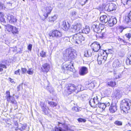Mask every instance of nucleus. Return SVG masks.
<instances>
[{
  "label": "nucleus",
  "mask_w": 131,
  "mask_h": 131,
  "mask_svg": "<svg viewBox=\"0 0 131 131\" xmlns=\"http://www.w3.org/2000/svg\"><path fill=\"white\" fill-rule=\"evenodd\" d=\"M71 42L73 43L79 45H81L82 42L85 40V38L82 35L79 33L74 35L70 37Z\"/></svg>",
  "instance_id": "20e7f679"
},
{
  "label": "nucleus",
  "mask_w": 131,
  "mask_h": 131,
  "mask_svg": "<svg viewBox=\"0 0 131 131\" xmlns=\"http://www.w3.org/2000/svg\"><path fill=\"white\" fill-rule=\"evenodd\" d=\"M60 26L61 28L64 30H67L69 27V24L68 22L63 21L61 23Z\"/></svg>",
  "instance_id": "dca6fc26"
},
{
  "label": "nucleus",
  "mask_w": 131,
  "mask_h": 131,
  "mask_svg": "<svg viewBox=\"0 0 131 131\" xmlns=\"http://www.w3.org/2000/svg\"><path fill=\"white\" fill-rule=\"evenodd\" d=\"M91 46L93 51L95 52L98 51L100 49L101 47L99 43L97 42H95L92 43Z\"/></svg>",
  "instance_id": "ddd939ff"
},
{
  "label": "nucleus",
  "mask_w": 131,
  "mask_h": 131,
  "mask_svg": "<svg viewBox=\"0 0 131 131\" xmlns=\"http://www.w3.org/2000/svg\"><path fill=\"white\" fill-rule=\"evenodd\" d=\"M8 79L10 81V82L12 83H14L15 82H14V81L13 79H12L10 78H8Z\"/></svg>",
  "instance_id": "5fc2aeb1"
},
{
  "label": "nucleus",
  "mask_w": 131,
  "mask_h": 131,
  "mask_svg": "<svg viewBox=\"0 0 131 131\" xmlns=\"http://www.w3.org/2000/svg\"><path fill=\"white\" fill-rule=\"evenodd\" d=\"M108 24L110 26H112L117 23V19L115 18H111L109 20H108Z\"/></svg>",
  "instance_id": "6ab92c4d"
},
{
  "label": "nucleus",
  "mask_w": 131,
  "mask_h": 131,
  "mask_svg": "<svg viewBox=\"0 0 131 131\" xmlns=\"http://www.w3.org/2000/svg\"><path fill=\"white\" fill-rule=\"evenodd\" d=\"M78 14V12L75 10H73L71 11L70 14V16L71 17H75Z\"/></svg>",
  "instance_id": "bb28decb"
},
{
  "label": "nucleus",
  "mask_w": 131,
  "mask_h": 131,
  "mask_svg": "<svg viewBox=\"0 0 131 131\" xmlns=\"http://www.w3.org/2000/svg\"><path fill=\"white\" fill-rule=\"evenodd\" d=\"M113 65L114 66H119L120 65V63L118 60H115L113 62Z\"/></svg>",
  "instance_id": "a18cd8bd"
},
{
  "label": "nucleus",
  "mask_w": 131,
  "mask_h": 131,
  "mask_svg": "<svg viewBox=\"0 0 131 131\" xmlns=\"http://www.w3.org/2000/svg\"><path fill=\"white\" fill-rule=\"evenodd\" d=\"M130 33H127L125 35V37L127 38L128 39H130L131 37V32H130L129 31Z\"/></svg>",
  "instance_id": "49530a36"
},
{
  "label": "nucleus",
  "mask_w": 131,
  "mask_h": 131,
  "mask_svg": "<svg viewBox=\"0 0 131 131\" xmlns=\"http://www.w3.org/2000/svg\"><path fill=\"white\" fill-rule=\"evenodd\" d=\"M114 124L118 126H121L122 125V122L118 120L114 122Z\"/></svg>",
  "instance_id": "58836bf2"
},
{
  "label": "nucleus",
  "mask_w": 131,
  "mask_h": 131,
  "mask_svg": "<svg viewBox=\"0 0 131 131\" xmlns=\"http://www.w3.org/2000/svg\"><path fill=\"white\" fill-rule=\"evenodd\" d=\"M7 20L10 23H15L17 20V19L15 17L10 15H9L7 16Z\"/></svg>",
  "instance_id": "aec40b11"
},
{
  "label": "nucleus",
  "mask_w": 131,
  "mask_h": 131,
  "mask_svg": "<svg viewBox=\"0 0 131 131\" xmlns=\"http://www.w3.org/2000/svg\"><path fill=\"white\" fill-rule=\"evenodd\" d=\"M128 1L127 0H122V3L124 5H125L127 4V2Z\"/></svg>",
  "instance_id": "3c124183"
},
{
  "label": "nucleus",
  "mask_w": 131,
  "mask_h": 131,
  "mask_svg": "<svg viewBox=\"0 0 131 131\" xmlns=\"http://www.w3.org/2000/svg\"><path fill=\"white\" fill-rule=\"evenodd\" d=\"M117 110V105L112 103L111 104L109 108L110 112L112 114L115 113Z\"/></svg>",
  "instance_id": "f3484780"
},
{
  "label": "nucleus",
  "mask_w": 131,
  "mask_h": 131,
  "mask_svg": "<svg viewBox=\"0 0 131 131\" xmlns=\"http://www.w3.org/2000/svg\"><path fill=\"white\" fill-rule=\"evenodd\" d=\"M72 110L73 111L75 112H78L80 110L79 109V108L77 106L73 107L72 108Z\"/></svg>",
  "instance_id": "79ce46f5"
},
{
  "label": "nucleus",
  "mask_w": 131,
  "mask_h": 131,
  "mask_svg": "<svg viewBox=\"0 0 131 131\" xmlns=\"http://www.w3.org/2000/svg\"><path fill=\"white\" fill-rule=\"evenodd\" d=\"M88 72L87 68L85 67H81L80 69L79 74L80 75H84L86 74Z\"/></svg>",
  "instance_id": "a211bd4d"
},
{
  "label": "nucleus",
  "mask_w": 131,
  "mask_h": 131,
  "mask_svg": "<svg viewBox=\"0 0 131 131\" xmlns=\"http://www.w3.org/2000/svg\"><path fill=\"white\" fill-rule=\"evenodd\" d=\"M82 24L79 23H77L76 25H73L72 27V28L75 32H77L79 33V31L81 30Z\"/></svg>",
  "instance_id": "4468645a"
},
{
  "label": "nucleus",
  "mask_w": 131,
  "mask_h": 131,
  "mask_svg": "<svg viewBox=\"0 0 131 131\" xmlns=\"http://www.w3.org/2000/svg\"><path fill=\"white\" fill-rule=\"evenodd\" d=\"M87 1L88 0H79V2L81 5L83 6L85 4Z\"/></svg>",
  "instance_id": "a19ab883"
},
{
  "label": "nucleus",
  "mask_w": 131,
  "mask_h": 131,
  "mask_svg": "<svg viewBox=\"0 0 131 131\" xmlns=\"http://www.w3.org/2000/svg\"><path fill=\"white\" fill-rule=\"evenodd\" d=\"M119 94L118 93H117L115 95V97L116 98H117V96L119 95Z\"/></svg>",
  "instance_id": "e2e57ef3"
},
{
  "label": "nucleus",
  "mask_w": 131,
  "mask_h": 131,
  "mask_svg": "<svg viewBox=\"0 0 131 131\" xmlns=\"http://www.w3.org/2000/svg\"><path fill=\"white\" fill-rule=\"evenodd\" d=\"M52 9V7L51 4H48L44 8V16L46 18L48 16V15L51 12Z\"/></svg>",
  "instance_id": "9d476101"
},
{
  "label": "nucleus",
  "mask_w": 131,
  "mask_h": 131,
  "mask_svg": "<svg viewBox=\"0 0 131 131\" xmlns=\"http://www.w3.org/2000/svg\"><path fill=\"white\" fill-rule=\"evenodd\" d=\"M90 29L89 26H86L85 28H84L82 30H81L80 31H79V33L87 34L90 32Z\"/></svg>",
  "instance_id": "4be33fe9"
},
{
  "label": "nucleus",
  "mask_w": 131,
  "mask_h": 131,
  "mask_svg": "<svg viewBox=\"0 0 131 131\" xmlns=\"http://www.w3.org/2000/svg\"><path fill=\"white\" fill-rule=\"evenodd\" d=\"M98 105V107L102 109L103 110H104L106 108V105L104 103H97Z\"/></svg>",
  "instance_id": "cd10ccee"
},
{
  "label": "nucleus",
  "mask_w": 131,
  "mask_h": 131,
  "mask_svg": "<svg viewBox=\"0 0 131 131\" xmlns=\"http://www.w3.org/2000/svg\"><path fill=\"white\" fill-rule=\"evenodd\" d=\"M77 86L73 84L69 83L66 84L64 87L63 93L66 95H69L78 91Z\"/></svg>",
  "instance_id": "f03ea898"
},
{
  "label": "nucleus",
  "mask_w": 131,
  "mask_h": 131,
  "mask_svg": "<svg viewBox=\"0 0 131 131\" xmlns=\"http://www.w3.org/2000/svg\"><path fill=\"white\" fill-rule=\"evenodd\" d=\"M49 66H43L42 69L43 72H47L49 71Z\"/></svg>",
  "instance_id": "2f4dec72"
},
{
  "label": "nucleus",
  "mask_w": 131,
  "mask_h": 131,
  "mask_svg": "<svg viewBox=\"0 0 131 131\" xmlns=\"http://www.w3.org/2000/svg\"><path fill=\"white\" fill-rule=\"evenodd\" d=\"M70 37V38L68 37H66L64 38V40L65 41L67 42V41H70L71 42L70 37Z\"/></svg>",
  "instance_id": "09e8293b"
},
{
  "label": "nucleus",
  "mask_w": 131,
  "mask_h": 131,
  "mask_svg": "<svg viewBox=\"0 0 131 131\" xmlns=\"http://www.w3.org/2000/svg\"><path fill=\"white\" fill-rule=\"evenodd\" d=\"M59 124H61L62 126V128L64 129H63L62 128L60 127H54V130L53 131H67L69 129V127L65 123H62L60 122H58Z\"/></svg>",
  "instance_id": "0eeeda50"
},
{
  "label": "nucleus",
  "mask_w": 131,
  "mask_h": 131,
  "mask_svg": "<svg viewBox=\"0 0 131 131\" xmlns=\"http://www.w3.org/2000/svg\"><path fill=\"white\" fill-rule=\"evenodd\" d=\"M104 58L102 56H98L97 61L98 64L99 65H101L102 63H104V62L105 61L106 59H104Z\"/></svg>",
  "instance_id": "5701e85b"
},
{
  "label": "nucleus",
  "mask_w": 131,
  "mask_h": 131,
  "mask_svg": "<svg viewBox=\"0 0 131 131\" xmlns=\"http://www.w3.org/2000/svg\"><path fill=\"white\" fill-rule=\"evenodd\" d=\"M91 28L95 32L99 33L104 29V25L98 22H95L93 24Z\"/></svg>",
  "instance_id": "39448f33"
},
{
  "label": "nucleus",
  "mask_w": 131,
  "mask_h": 131,
  "mask_svg": "<svg viewBox=\"0 0 131 131\" xmlns=\"http://www.w3.org/2000/svg\"><path fill=\"white\" fill-rule=\"evenodd\" d=\"M40 56L43 57H44L46 56V53L43 51H41L40 53Z\"/></svg>",
  "instance_id": "8fccbe9b"
},
{
  "label": "nucleus",
  "mask_w": 131,
  "mask_h": 131,
  "mask_svg": "<svg viewBox=\"0 0 131 131\" xmlns=\"http://www.w3.org/2000/svg\"><path fill=\"white\" fill-rule=\"evenodd\" d=\"M42 111L45 115H47L49 113V109L48 108H46L44 106L42 107Z\"/></svg>",
  "instance_id": "393cba45"
},
{
  "label": "nucleus",
  "mask_w": 131,
  "mask_h": 131,
  "mask_svg": "<svg viewBox=\"0 0 131 131\" xmlns=\"http://www.w3.org/2000/svg\"><path fill=\"white\" fill-rule=\"evenodd\" d=\"M79 123L85 122H86V120L85 119L81 118H79L77 119Z\"/></svg>",
  "instance_id": "c03bdc74"
},
{
  "label": "nucleus",
  "mask_w": 131,
  "mask_h": 131,
  "mask_svg": "<svg viewBox=\"0 0 131 131\" xmlns=\"http://www.w3.org/2000/svg\"><path fill=\"white\" fill-rule=\"evenodd\" d=\"M125 20L127 23L131 21V11L129 14L128 16L125 17Z\"/></svg>",
  "instance_id": "7c9ffc66"
},
{
  "label": "nucleus",
  "mask_w": 131,
  "mask_h": 131,
  "mask_svg": "<svg viewBox=\"0 0 131 131\" xmlns=\"http://www.w3.org/2000/svg\"><path fill=\"white\" fill-rule=\"evenodd\" d=\"M7 62L6 60H3L2 61L1 63L0 64V66H5Z\"/></svg>",
  "instance_id": "de8ad7c7"
},
{
  "label": "nucleus",
  "mask_w": 131,
  "mask_h": 131,
  "mask_svg": "<svg viewBox=\"0 0 131 131\" xmlns=\"http://www.w3.org/2000/svg\"><path fill=\"white\" fill-rule=\"evenodd\" d=\"M11 32L14 34H18V29L16 27L13 26Z\"/></svg>",
  "instance_id": "f704fd0d"
},
{
  "label": "nucleus",
  "mask_w": 131,
  "mask_h": 131,
  "mask_svg": "<svg viewBox=\"0 0 131 131\" xmlns=\"http://www.w3.org/2000/svg\"><path fill=\"white\" fill-rule=\"evenodd\" d=\"M117 82L118 81L115 79H108L107 80L106 85L112 88H114L116 86Z\"/></svg>",
  "instance_id": "423d86ee"
},
{
  "label": "nucleus",
  "mask_w": 131,
  "mask_h": 131,
  "mask_svg": "<svg viewBox=\"0 0 131 131\" xmlns=\"http://www.w3.org/2000/svg\"><path fill=\"white\" fill-rule=\"evenodd\" d=\"M107 7L108 8L107 9V10L108 12H110L116 10L117 8V6L115 4L111 3L106 5L105 8Z\"/></svg>",
  "instance_id": "2eb2a0df"
},
{
  "label": "nucleus",
  "mask_w": 131,
  "mask_h": 131,
  "mask_svg": "<svg viewBox=\"0 0 131 131\" xmlns=\"http://www.w3.org/2000/svg\"><path fill=\"white\" fill-rule=\"evenodd\" d=\"M119 28L121 29H122V30L126 28V27H125L122 26H120L119 27Z\"/></svg>",
  "instance_id": "13d9d810"
},
{
  "label": "nucleus",
  "mask_w": 131,
  "mask_h": 131,
  "mask_svg": "<svg viewBox=\"0 0 131 131\" xmlns=\"http://www.w3.org/2000/svg\"><path fill=\"white\" fill-rule=\"evenodd\" d=\"M1 21H3V22H5V19L3 18H2V19H1Z\"/></svg>",
  "instance_id": "0e129e2a"
},
{
  "label": "nucleus",
  "mask_w": 131,
  "mask_h": 131,
  "mask_svg": "<svg viewBox=\"0 0 131 131\" xmlns=\"http://www.w3.org/2000/svg\"><path fill=\"white\" fill-rule=\"evenodd\" d=\"M50 37L59 38L62 36L61 32L57 30H54L51 31L49 34Z\"/></svg>",
  "instance_id": "6e6552de"
},
{
  "label": "nucleus",
  "mask_w": 131,
  "mask_h": 131,
  "mask_svg": "<svg viewBox=\"0 0 131 131\" xmlns=\"http://www.w3.org/2000/svg\"><path fill=\"white\" fill-rule=\"evenodd\" d=\"M69 65H70V66H73V64H70Z\"/></svg>",
  "instance_id": "774afa93"
},
{
  "label": "nucleus",
  "mask_w": 131,
  "mask_h": 131,
  "mask_svg": "<svg viewBox=\"0 0 131 131\" xmlns=\"http://www.w3.org/2000/svg\"><path fill=\"white\" fill-rule=\"evenodd\" d=\"M20 71V70L18 69L15 72V74H17L19 73Z\"/></svg>",
  "instance_id": "4d7b16f0"
},
{
  "label": "nucleus",
  "mask_w": 131,
  "mask_h": 131,
  "mask_svg": "<svg viewBox=\"0 0 131 131\" xmlns=\"http://www.w3.org/2000/svg\"><path fill=\"white\" fill-rule=\"evenodd\" d=\"M3 66H0V72L3 70Z\"/></svg>",
  "instance_id": "680f3d73"
},
{
  "label": "nucleus",
  "mask_w": 131,
  "mask_h": 131,
  "mask_svg": "<svg viewBox=\"0 0 131 131\" xmlns=\"http://www.w3.org/2000/svg\"><path fill=\"white\" fill-rule=\"evenodd\" d=\"M5 95V97L7 101L8 102H10L11 103L13 104L15 103L16 102V101L14 97H13V99H12V100H11L12 96L10 95L9 91L8 90L6 91Z\"/></svg>",
  "instance_id": "9b49d317"
},
{
  "label": "nucleus",
  "mask_w": 131,
  "mask_h": 131,
  "mask_svg": "<svg viewBox=\"0 0 131 131\" xmlns=\"http://www.w3.org/2000/svg\"><path fill=\"white\" fill-rule=\"evenodd\" d=\"M86 86L88 85L87 86L89 88H91L93 87L94 86L93 83L92 82H91L90 83H86Z\"/></svg>",
  "instance_id": "ea45409f"
},
{
  "label": "nucleus",
  "mask_w": 131,
  "mask_h": 131,
  "mask_svg": "<svg viewBox=\"0 0 131 131\" xmlns=\"http://www.w3.org/2000/svg\"><path fill=\"white\" fill-rule=\"evenodd\" d=\"M4 16L3 13L0 12V18H2Z\"/></svg>",
  "instance_id": "bf43d9fd"
},
{
  "label": "nucleus",
  "mask_w": 131,
  "mask_h": 131,
  "mask_svg": "<svg viewBox=\"0 0 131 131\" xmlns=\"http://www.w3.org/2000/svg\"><path fill=\"white\" fill-rule=\"evenodd\" d=\"M5 95V97L7 101L8 102H10L11 103L13 104L15 103L16 102V101L14 97H13V99H12V100H11L12 96L10 95L9 91L8 90L6 91Z\"/></svg>",
  "instance_id": "f8f14e48"
},
{
  "label": "nucleus",
  "mask_w": 131,
  "mask_h": 131,
  "mask_svg": "<svg viewBox=\"0 0 131 131\" xmlns=\"http://www.w3.org/2000/svg\"><path fill=\"white\" fill-rule=\"evenodd\" d=\"M128 28L129 29V31L131 32V28Z\"/></svg>",
  "instance_id": "69168bd1"
},
{
  "label": "nucleus",
  "mask_w": 131,
  "mask_h": 131,
  "mask_svg": "<svg viewBox=\"0 0 131 131\" xmlns=\"http://www.w3.org/2000/svg\"><path fill=\"white\" fill-rule=\"evenodd\" d=\"M77 56L76 50L69 48L63 51V58L65 61L74 60L76 58Z\"/></svg>",
  "instance_id": "f257e3e1"
},
{
  "label": "nucleus",
  "mask_w": 131,
  "mask_h": 131,
  "mask_svg": "<svg viewBox=\"0 0 131 131\" xmlns=\"http://www.w3.org/2000/svg\"><path fill=\"white\" fill-rule=\"evenodd\" d=\"M98 102V98L96 96L94 97L93 99H91L89 101V103L91 107L95 108L96 107Z\"/></svg>",
  "instance_id": "1a4fd4ad"
},
{
  "label": "nucleus",
  "mask_w": 131,
  "mask_h": 131,
  "mask_svg": "<svg viewBox=\"0 0 131 131\" xmlns=\"http://www.w3.org/2000/svg\"><path fill=\"white\" fill-rule=\"evenodd\" d=\"M14 125L16 126V128H15V130H17L18 129L20 130L21 131H23L25 129L24 128H18V124L17 122L16 121L14 123Z\"/></svg>",
  "instance_id": "473e14b6"
},
{
  "label": "nucleus",
  "mask_w": 131,
  "mask_h": 131,
  "mask_svg": "<svg viewBox=\"0 0 131 131\" xmlns=\"http://www.w3.org/2000/svg\"><path fill=\"white\" fill-rule=\"evenodd\" d=\"M27 73L29 75H32L33 73V69L31 68L29 69L27 71Z\"/></svg>",
  "instance_id": "37998d69"
},
{
  "label": "nucleus",
  "mask_w": 131,
  "mask_h": 131,
  "mask_svg": "<svg viewBox=\"0 0 131 131\" xmlns=\"http://www.w3.org/2000/svg\"><path fill=\"white\" fill-rule=\"evenodd\" d=\"M57 19V16L54 15L49 18V21L50 22H52L55 20Z\"/></svg>",
  "instance_id": "c9c22d12"
},
{
  "label": "nucleus",
  "mask_w": 131,
  "mask_h": 131,
  "mask_svg": "<svg viewBox=\"0 0 131 131\" xmlns=\"http://www.w3.org/2000/svg\"><path fill=\"white\" fill-rule=\"evenodd\" d=\"M114 76L115 77V78L114 79H115L116 80V79L121 78V75L119 73H114Z\"/></svg>",
  "instance_id": "4c0bfd02"
},
{
  "label": "nucleus",
  "mask_w": 131,
  "mask_h": 131,
  "mask_svg": "<svg viewBox=\"0 0 131 131\" xmlns=\"http://www.w3.org/2000/svg\"><path fill=\"white\" fill-rule=\"evenodd\" d=\"M91 55L92 53L90 50H89L85 52L84 56L85 57H88L91 56Z\"/></svg>",
  "instance_id": "c756f323"
},
{
  "label": "nucleus",
  "mask_w": 131,
  "mask_h": 131,
  "mask_svg": "<svg viewBox=\"0 0 131 131\" xmlns=\"http://www.w3.org/2000/svg\"><path fill=\"white\" fill-rule=\"evenodd\" d=\"M131 105V100L126 99H123L121 101L120 105V108L122 112L124 114L128 113V111L130 109V106Z\"/></svg>",
  "instance_id": "7ed1b4c3"
},
{
  "label": "nucleus",
  "mask_w": 131,
  "mask_h": 131,
  "mask_svg": "<svg viewBox=\"0 0 131 131\" xmlns=\"http://www.w3.org/2000/svg\"><path fill=\"white\" fill-rule=\"evenodd\" d=\"M105 104L106 107L107 106H109L110 105V103L109 102H107L104 103Z\"/></svg>",
  "instance_id": "6e6d98bb"
},
{
  "label": "nucleus",
  "mask_w": 131,
  "mask_h": 131,
  "mask_svg": "<svg viewBox=\"0 0 131 131\" xmlns=\"http://www.w3.org/2000/svg\"><path fill=\"white\" fill-rule=\"evenodd\" d=\"M3 5L0 2V9H1L3 8Z\"/></svg>",
  "instance_id": "052dcab7"
},
{
  "label": "nucleus",
  "mask_w": 131,
  "mask_h": 131,
  "mask_svg": "<svg viewBox=\"0 0 131 131\" xmlns=\"http://www.w3.org/2000/svg\"><path fill=\"white\" fill-rule=\"evenodd\" d=\"M103 35H102V36L101 37L102 38H103Z\"/></svg>",
  "instance_id": "338daca9"
},
{
  "label": "nucleus",
  "mask_w": 131,
  "mask_h": 131,
  "mask_svg": "<svg viewBox=\"0 0 131 131\" xmlns=\"http://www.w3.org/2000/svg\"><path fill=\"white\" fill-rule=\"evenodd\" d=\"M100 20L103 23H106L108 21L107 16L106 15H103L100 17Z\"/></svg>",
  "instance_id": "412c9836"
},
{
  "label": "nucleus",
  "mask_w": 131,
  "mask_h": 131,
  "mask_svg": "<svg viewBox=\"0 0 131 131\" xmlns=\"http://www.w3.org/2000/svg\"><path fill=\"white\" fill-rule=\"evenodd\" d=\"M100 51L102 52V53H100L101 56L104 58V59H106L107 56L106 52L103 50L102 49H100Z\"/></svg>",
  "instance_id": "a878e982"
},
{
  "label": "nucleus",
  "mask_w": 131,
  "mask_h": 131,
  "mask_svg": "<svg viewBox=\"0 0 131 131\" xmlns=\"http://www.w3.org/2000/svg\"><path fill=\"white\" fill-rule=\"evenodd\" d=\"M32 45L31 44H29L28 46V49L30 51H31V50L32 48Z\"/></svg>",
  "instance_id": "603ef678"
},
{
  "label": "nucleus",
  "mask_w": 131,
  "mask_h": 131,
  "mask_svg": "<svg viewBox=\"0 0 131 131\" xmlns=\"http://www.w3.org/2000/svg\"><path fill=\"white\" fill-rule=\"evenodd\" d=\"M22 71L23 73H24L27 71V70L26 69L22 68Z\"/></svg>",
  "instance_id": "864d4df0"
},
{
  "label": "nucleus",
  "mask_w": 131,
  "mask_h": 131,
  "mask_svg": "<svg viewBox=\"0 0 131 131\" xmlns=\"http://www.w3.org/2000/svg\"><path fill=\"white\" fill-rule=\"evenodd\" d=\"M69 66H63L62 68V70L63 72H65L67 71H72V69L71 67H68ZM71 67V66H70Z\"/></svg>",
  "instance_id": "b1692460"
},
{
  "label": "nucleus",
  "mask_w": 131,
  "mask_h": 131,
  "mask_svg": "<svg viewBox=\"0 0 131 131\" xmlns=\"http://www.w3.org/2000/svg\"><path fill=\"white\" fill-rule=\"evenodd\" d=\"M48 104L50 107H54L57 105V104L53 101H49Z\"/></svg>",
  "instance_id": "c85d7f7f"
},
{
  "label": "nucleus",
  "mask_w": 131,
  "mask_h": 131,
  "mask_svg": "<svg viewBox=\"0 0 131 131\" xmlns=\"http://www.w3.org/2000/svg\"><path fill=\"white\" fill-rule=\"evenodd\" d=\"M126 63L127 65H131V55L127 57L126 61Z\"/></svg>",
  "instance_id": "72a5a7b5"
},
{
  "label": "nucleus",
  "mask_w": 131,
  "mask_h": 131,
  "mask_svg": "<svg viewBox=\"0 0 131 131\" xmlns=\"http://www.w3.org/2000/svg\"><path fill=\"white\" fill-rule=\"evenodd\" d=\"M13 26L10 25H8L6 27V29L7 31L9 32H11Z\"/></svg>",
  "instance_id": "e433bc0d"
}]
</instances>
